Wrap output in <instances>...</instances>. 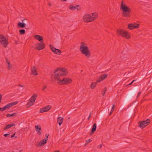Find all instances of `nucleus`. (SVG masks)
<instances>
[{
	"instance_id": "0eeeda50",
	"label": "nucleus",
	"mask_w": 152,
	"mask_h": 152,
	"mask_svg": "<svg viewBox=\"0 0 152 152\" xmlns=\"http://www.w3.org/2000/svg\"><path fill=\"white\" fill-rule=\"evenodd\" d=\"M37 97V95L34 94L30 99L28 102L27 104V105H29L31 106L32 105L34 102Z\"/></svg>"
},
{
	"instance_id": "3c124183",
	"label": "nucleus",
	"mask_w": 152,
	"mask_h": 152,
	"mask_svg": "<svg viewBox=\"0 0 152 152\" xmlns=\"http://www.w3.org/2000/svg\"><path fill=\"white\" fill-rule=\"evenodd\" d=\"M133 83L132 82L130 83H129V85H131L132 83Z\"/></svg>"
},
{
	"instance_id": "aec40b11",
	"label": "nucleus",
	"mask_w": 152,
	"mask_h": 152,
	"mask_svg": "<svg viewBox=\"0 0 152 152\" xmlns=\"http://www.w3.org/2000/svg\"><path fill=\"white\" fill-rule=\"evenodd\" d=\"M6 61L7 64V67L8 69H11L12 68V64L10 63L8 60L7 58H6Z\"/></svg>"
},
{
	"instance_id": "de8ad7c7",
	"label": "nucleus",
	"mask_w": 152,
	"mask_h": 152,
	"mask_svg": "<svg viewBox=\"0 0 152 152\" xmlns=\"http://www.w3.org/2000/svg\"><path fill=\"white\" fill-rule=\"evenodd\" d=\"M91 114H90V115H89V117H88V119H89V118H90V116H91Z\"/></svg>"
},
{
	"instance_id": "a19ab883",
	"label": "nucleus",
	"mask_w": 152,
	"mask_h": 152,
	"mask_svg": "<svg viewBox=\"0 0 152 152\" xmlns=\"http://www.w3.org/2000/svg\"><path fill=\"white\" fill-rule=\"evenodd\" d=\"M4 110H2V108H0V111H3Z\"/></svg>"
},
{
	"instance_id": "4be33fe9",
	"label": "nucleus",
	"mask_w": 152,
	"mask_h": 152,
	"mask_svg": "<svg viewBox=\"0 0 152 152\" xmlns=\"http://www.w3.org/2000/svg\"><path fill=\"white\" fill-rule=\"evenodd\" d=\"M15 126V124H9L6 126L4 128V129L5 130L7 129H8L10 128V127L13 126Z\"/></svg>"
},
{
	"instance_id": "1a4fd4ad",
	"label": "nucleus",
	"mask_w": 152,
	"mask_h": 152,
	"mask_svg": "<svg viewBox=\"0 0 152 152\" xmlns=\"http://www.w3.org/2000/svg\"><path fill=\"white\" fill-rule=\"evenodd\" d=\"M45 47V44L43 43L42 42H41L37 44L35 49L39 50H40L44 49Z\"/></svg>"
},
{
	"instance_id": "5fc2aeb1",
	"label": "nucleus",
	"mask_w": 152,
	"mask_h": 152,
	"mask_svg": "<svg viewBox=\"0 0 152 152\" xmlns=\"http://www.w3.org/2000/svg\"><path fill=\"white\" fill-rule=\"evenodd\" d=\"M17 137L16 136L15 137V138H16Z\"/></svg>"
},
{
	"instance_id": "603ef678",
	"label": "nucleus",
	"mask_w": 152,
	"mask_h": 152,
	"mask_svg": "<svg viewBox=\"0 0 152 152\" xmlns=\"http://www.w3.org/2000/svg\"><path fill=\"white\" fill-rule=\"evenodd\" d=\"M54 152H59V151H54Z\"/></svg>"
},
{
	"instance_id": "4c0bfd02",
	"label": "nucleus",
	"mask_w": 152,
	"mask_h": 152,
	"mask_svg": "<svg viewBox=\"0 0 152 152\" xmlns=\"http://www.w3.org/2000/svg\"><path fill=\"white\" fill-rule=\"evenodd\" d=\"M46 88V86H45L44 87H43L42 88V90L44 91L45 89Z\"/></svg>"
},
{
	"instance_id": "a211bd4d",
	"label": "nucleus",
	"mask_w": 152,
	"mask_h": 152,
	"mask_svg": "<svg viewBox=\"0 0 152 152\" xmlns=\"http://www.w3.org/2000/svg\"><path fill=\"white\" fill-rule=\"evenodd\" d=\"M64 118L61 117H58L57 118V123L58 124L59 126H60L62 124Z\"/></svg>"
},
{
	"instance_id": "f03ea898",
	"label": "nucleus",
	"mask_w": 152,
	"mask_h": 152,
	"mask_svg": "<svg viewBox=\"0 0 152 152\" xmlns=\"http://www.w3.org/2000/svg\"><path fill=\"white\" fill-rule=\"evenodd\" d=\"M98 17L97 12H94L91 14H86L83 17V21L85 23L91 22L96 20Z\"/></svg>"
},
{
	"instance_id": "6e6552de",
	"label": "nucleus",
	"mask_w": 152,
	"mask_h": 152,
	"mask_svg": "<svg viewBox=\"0 0 152 152\" xmlns=\"http://www.w3.org/2000/svg\"><path fill=\"white\" fill-rule=\"evenodd\" d=\"M150 120L147 119L146 120H145L142 121L140 124V127L142 129L145 126L148 125L150 122Z\"/></svg>"
},
{
	"instance_id": "39448f33",
	"label": "nucleus",
	"mask_w": 152,
	"mask_h": 152,
	"mask_svg": "<svg viewBox=\"0 0 152 152\" xmlns=\"http://www.w3.org/2000/svg\"><path fill=\"white\" fill-rule=\"evenodd\" d=\"M116 32L118 36L125 37L127 39H129L130 37L128 32L124 30L119 29L117 30Z\"/></svg>"
},
{
	"instance_id": "7c9ffc66",
	"label": "nucleus",
	"mask_w": 152,
	"mask_h": 152,
	"mask_svg": "<svg viewBox=\"0 0 152 152\" xmlns=\"http://www.w3.org/2000/svg\"><path fill=\"white\" fill-rule=\"evenodd\" d=\"M92 140L91 139H88L86 140V144L85 145H86L88 144V143H89L91 141H92Z\"/></svg>"
},
{
	"instance_id": "20e7f679",
	"label": "nucleus",
	"mask_w": 152,
	"mask_h": 152,
	"mask_svg": "<svg viewBox=\"0 0 152 152\" xmlns=\"http://www.w3.org/2000/svg\"><path fill=\"white\" fill-rule=\"evenodd\" d=\"M80 50L81 53L87 58L91 56V53L89 49L86 44L82 43L80 48Z\"/></svg>"
},
{
	"instance_id": "e433bc0d",
	"label": "nucleus",
	"mask_w": 152,
	"mask_h": 152,
	"mask_svg": "<svg viewBox=\"0 0 152 152\" xmlns=\"http://www.w3.org/2000/svg\"><path fill=\"white\" fill-rule=\"evenodd\" d=\"M8 135L9 136H10V134H4V136L5 137H7V136Z\"/></svg>"
},
{
	"instance_id": "ea45409f",
	"label": "nucleus",
	"mask_w": 152,
	"mask_h": 152,
	"mask_svg": "<svg viewBox=\"0 0 152 152\" xmlns=\"http://www.w3.org/2000/svg\"><path fill=\"white\" fill-rule=\"evenodd\" d=\"M45 136H46V138H48V137L49 136V135H48V134H46L45 135Z\"/></svg>"
},
{
	"instance_id": "79ce46f5",
	"label": "nucleus",
	"mask_w": 152,
	"mask_h": 152,
	"mask_svg": "<svg viewBox=\"0 0 152 152\" xmlns=\"http://www.w3.org/2000/svg\"><path fill=\"white\" fill-rule=\"evenodd\" d=\"M114 110V109L112 108L111 111L113 112Z\"/></svg>"
},
{
	"instance_id": "ddd939ff",
	"label": "nucleus",
	"mask_w": 152,
	"mask_h": 152,
	"mask_svg": "<svg viewBox=\"0 0 152 152\" xmlns=\"http://www.w3.org/2000/svg\"><path fill=\"white\" fill-rule=\"evenodd\" d=\"M120 58L122 59L123 61H126L128 59V55L127 54L122 53L120 55Z\"/></svg>"
},
{
	"instance_id": "c03bdc74",
	"label": "nucleus",
	"mask_w": 152,
	"mask_h": 152,
	"mask_svg": "<svg viewBox=\"0 0 152 152\" xmlns=\"http://www.w3.org/2000/svg\"><path fill=\"white\" fill-rule=\"evenodd\" d=\"M114 107H115V105L114 104H113L112 106V108L114 109Z\"/></svg>"
},
{
	"instance_id": "f3484780",
	"label": "nucleus",
	"mask_w": 152,
	"mask_h": 152,
	"mask_svg": "<svg viewBox=\"0 0 152 152\" xmlns=\"http://www.w3.org/2000/svg\"><path fill=\"white\" fill-rule=\"evenodd\" d=\"M18 103V102L16 101L15 102H13L7 104L6 106L8 109L10 108V107L14 105H16Z\"/></svg>"
},
{
	"instance_id": "423d86ee",
	"label": "nucleus",
	"mask_w": 152,
	"mask_h": 152,
	"mask_svg": "<svg viewBox=\"0 0 152 152\" xmlns=\"http://www.w3.org/2000/svg\"><path fill=\"white\" fill-rule=\"evenodd\" d=\"M0 42L3 47L6 48L8 44L7 39H6L5 36L3 35H0Z\"/></svg>"
},
{
	"instance_id": "9b49d317",
	"label": "nucleus",
	"mask_w": 152,
	"mask_h": 152,
	"mask_svg": "<svg viewBox=\"0 0 152 152\" xmlns=\"http://www.w3.org/2000/svg\"><path fill=\"white\" fill-rule=\"evenodd\" d=\"M139 24L137 23H134V24H130L128 25V28L132 30L133 29L135 28H139Z\"/></svg>"
},
{
	"instance_id": "2eb2a0df",
	"label": "nucleus",
	"mask_w": 152,
	"mask_h": 152,
	"mask_svg": "<svg viewBox=\"0 0 152 152\" xmlns=\"http://www.w3.org/2000/svg\"><path fill=\"white\" fill-rule=\"evenodd\" d=\"M34 38L39 40L40 42H43V39L42 37L41 36L38 35H35L34 36Z\"/></svg>"
},
{
	"instance_id": "5701e85b",
	"label": "nucleus",
	"mask_w": 152,
	"mask_h": 152,
	"mask_svg": "<svg viewBox=\"0 0 152 152\" xmlns=\"http://www.w3.org/2000/svg\"><path fill=\"white\" fill-rule=\"evenodd\" d=\"M49 47L52 51L55 53L56 50V49H57L55 48L53 46L51 45H49Z\"/></svg>"
},
{
	"instance_id": "864d4df0",
	"label": "nucleus",
	"mask_w": 152,
	"mask_h": 152,
	"mask_svg": "<svg viewBox=\"0 0 152 152\" xmlns=\"http://www.w3.org/2000/svg\"><path fill=\"white\" fill-rule=\"evenodd\" d=\"M135 81V80H134L132 81V82L133 83Z\"/></svg>"
},
{
	"instance_id": "c756f323",
	"label": "nucleus",
	"mask_w": 152,
	"mask_h": 152,
	"mask_svg": "<svg viewBox=\"0 0 152 152\" xmlns=\"http://www.w3.org/2000/svg\"><path fill=\"white\" fill-rule=\"evenodd\" d=\"M76 8L75 6H74L72 5H70L69 7V8L71 10H75Z\"/></svg>"
},
{
	"instance_id": "a18cd8bd",
	"label": "nucleus",
	"mask_w": 152,
	"mask_h": 152,
	"mask_svg": "<svg viewBox=\"0 0 152 152\" xmlns=\"http://www.w3.org/2000/svg\"><path fill=\"white\" fill-rule=\"evenodd\" d=\"M112 113H113V112L111 111L110 112V113L109 115H111V114H112Z\"/></svg>"
},
{
	"instance_id": "6e6d98bb",
	"label": "nucleus",
	"mask_w": 152,
	"mask_h": 152,
	"mask_svg": "<svg viewBox=\"0 0 152 152\" xmlns=\"http://www.w3.org/2000/svg\"><path fill=\"white\" fill-rule=\"evenodd\" d=\"M66 0H64V1H66Z\"/></svg>"
},
{
	"instance_id": "f704fd0d",
	"label": "nucleus",
	"mask_w": 152,
	"mask_h": 152,
	"mask_svg": "<svg viewBox=\"0 0 152 152\" xmlns=\"http://www.w3.org/2000/svg\"><path fill=\"white\" fill-rule=\"evenodd\" d=\"M2 110H4V111L8 109V108L7 107V106L5 105L4 107H3L2 108Z\"/></svg>"
},
{
	"instance_id": "dca6fc26",
	"label": "nucleus",
	"mask_w": 152,
	"mask_h": 152,
	"mask_svg": "<svg viewBox=\"0 0 152 152\" xmlns=\"http://www.w3.org/2000/svg\"><path fill=\"white\" fill-rule=\"evenodd\" d=\"M35 130L37 131V133L39 135H40L41 134V127L39 125H37L35 126Z\"/></svg>"
},
{
	"instance_id": "09e8293b",
	"label": "nucleus",
	"mask_w": 152,
	"mask_h": 152,
	"mask_svg": "<svg viewBox=\"0 0 152 152\" xmlns=\"http://www.w3.org/2000/svg\"><path fill=\"white\" fill-rule=\"evenodd\" d=\"M25 20V19L22 20V23H23V22H24V21Z\"/></svg>"
},
{
	"instance_id": "393cba45",
	"label": "nucleus",
	"mask_w": 152,
	"mask_h": 152,
	"mask_svg": "<svg viewBox=\"0 0 152 152\" xmlns=\"http://www.w3.org/2000/svg\"><path fill=\"white\" fill-rule=\"evenodd\" d=\"M96 123H95L94 124V125L92 127V128L91 132L92 133L94 132H95V131L96 130Z\"/></svg>"
},
{
	"instance_id": "412c9836",
	"label": "nucleus",
	"mask_w": 152,
	"mask_h": 152,
	"mask_svg": "<svg viewBox=\"0 0 152 152\" xmlns=\"http://www.w3.org/2000/svg\"><path fill=\"white\" fill-rule=\"evenodd\" d=\"M18 26L21 28H24L26 26V24L23 23L19 22L18 24Z\"/></svg>"
},
{
	"instance_id": "a878e982",
	"label": "nucleus",
	"mask_w": 152,
	"mask_h": 152,
	"mask_svg": "<svg viewBox=\"0 0 152 152\" xmlns=\"http://www.w3.org/2000/svg\"><path fill=\"white\" fill-rule=\"evenodd\" d=\"M98 82H97V81L95 83H91V87L92 89H94V88L97 85V83Z\"/></svg>"
},
{
	"instance_id": "2f4dec72",
	"label": "nucleus",
	"mask_w": 152,
	"mask_h": 152,
	"mask_svg": "<svg viewBox=\"0 0 152 152\" xmlns=\"http://www.w3.org/2000/svg\"><path fill=\"white\" fill-rule=\"evenodd\" d=\"M106 91V89L103 90L102 92V96H104L105 93Z\"/></svg>"
},
{
	"instance_id": "c85d7f7f",
	"label": "nucleus",
	"mask_w": 152,
	"mask_h": 152,
	"mask_svg": "<svg viewBox=\"0 0 152 152\" xmlns=\"http://www.w3.org/2000/svg\"><path fill=\"white\" fill-rule=\"evenodd\" d=\"M16 113H13V114H7V117H13V116H15V115H16Z\"/></svg>"
},
{
	"instance_id": "b1692460",
	"label": "nucleus",
	"mask_w": 152,
	"mask_h": 152,
	"mask_svg": "<svg viewBox=\"0 0 152 152\" xmlns=\"http://www.w3.org/2000/svg\"><path fill=\"white\" fill-rule=\"evenodd\" d=\"M49 47L52 51L55 53L56 50V49H57L55 48L53 46L51 45H49Z\"/></svg>"
},
{
	"instance_id": "f8f14e48",
	"label": "nucleus",
	"mask_w": 152,
	"mask_h": 152,
	"mask_svg": "<svg viewBox=\"0 0 152 152\" xmlns=\"http://www.w3.org/2000/svg\"><path fill=\"white\" fill-rule=\"evenodd\" d=\"M51 108V106L50 105H48L42 109H40V113H43L47 112L50 110Z\"/></svg>"
},
{
	"instance_id": "58836bf2",
	"label": "nucleus",
	"mask_w": 152,
	"mask_h": 152,
	"mask_svg": "<svg viewBox=\"0 0 152 152\" xmlns=\"http://www.w3.org/2000/svg\"><path fill=\"white\" fill-rule=\"evenodd\" d=\"M15 133H14L11 136V138L13 137H14L15 135Z\"/></svg>"
},
{
	"instance_id": "6ab92c4d",
	"label": "nucleus",
	"mask_w": 152,
	"mask_h": 152,
	"mask_svg": "<svg viewBox=\"0 0 152 152\" xmlns=\"http://www.w3.org/2000/svg\"><path fill=\"white\" fill-rule=\"evenodd\" d=\"M31 71L32 74L35 75H37L38 73L36 72V68L35 66H33L31 68Z\"/></svg>"
},
{
	"instance_id": "49530a36",
	"label": "nucleus",
	"mask_w": 152,
	"mask_h": 152,
	"mask_svg": "<svg viewBox=\"0 0 152 152\" xmlns=\"http://www.w3.org/2000/svg\"><path fill=\"white\" fill-rule=\"evenodd\" d=\"M19 86H20V87H23V85H19Z\"/></svg>"
},
{
	"instance_id": "37998d69",
	"label": "nucleus",
	"mask_w": 152,
	"mask_h": 152,
	"mask_svg": "<svg viewBox=\"0 0 152 152\" xmlns=\"http://www.w3.org/2000/svg\"><path fill=\"white\" fill-rule=\"evenodd\" d=\"M114 107H115V105L114 104H113L112 106V108L114 109Z\"/></svg>"
},
{
	"instance_id": "4d7b16f0",
	"label": "nucleus",
	"mask_w": 152,
	"mask_h": 152,
	"mask_svg": "<svg viewBox=\"0 0 152 152\" xmlns=\"http://www.w3.org/2000/svg\"><path fill=\"white\" fill-rule=\"evenodd\" d=\"M61 1H64V0H61Z\"/></svg>"
},
{
	"instance_id": "bb28decb",
	"label": "nucleus",
	"mask_w": 152,
	"mask_h": 152,
	"mask_svg": "<svg viewBox=\"0 0 152 152\" xmlns=\"http://www.w3.org/2000/svg\"><path fill=\"white\" fill-rule=\"evenodd\" d=\"M61 53V51L60 50L57 49H56L55 53L58 55H60Z\"/></svg>"
},
{
	"instance_id": "8fccbe9b",
	"label": "nucleus",
	"mask_w": 152,
	"mask_h": 152,
	"mask_svg": "<svg viewBox=\"0 0 152 152\" xmlns=\"http://www.w3.org/2000/svg\"><path fill=\"white\" fill-rule=\"evenodd\" d=\"M48 4H49V6H51V4L50 3H49Z\"/></svg>"
},
{
	"instance_id": "473e14b6",
	"label": "nucleus",
	"mask_w": 152,
	"mask_h": 152,
	"mask_svg": "<svg viewBox=\"0 0 152 152\" xmlns=\"http://www.w3.org/2000/svg\"><path fill=\"white\" fill-rule=\"evenodd\" d=\"M75 7L76 8L75 9H76L77 11L80 10V8L79 7V6L76 5L75 6Z\"/></svg>"
},
{
	"instance_id": "72a5a7b5",
	"label": "nucleus",
	"mask_w": 152,
	"mask_h": 152,
	"mask_svg": "<svg viewBox=\"0 0 152 152\" xmlns=\"http://www.w3.org/2000/svg\"><path fill=\"white\" fill-rule=\"evenodd\" d=\"M141 93V92H139L138 93L137 95V98H138L140 96Z\"/></svg>"
},
{
	"instance_id": "f257e3e1",
	"label": "nucleus",
	"mask_w": 152,
	"mask_h": 152,
	"mask_svg": "<svg viewBox=\"0 0 152 152\" xmlns=\"http://www.w3.org/2000/svg\"><path fill=\"white\" fill-rule=\"evenodd\" d=\"M54 79L58 84L68 85L72 82L71 78L63 77L68 73L66 69L58 68L54 70Z\"/></svg>"
},
{
	"instance_id": "7ed1b4c3",
	"label": "nucleus",
	"mask_w": 152,
	"mask_h": 152,
	"mask_svg": "<svg viewBox=\"0 0 152 152\" xmlns=\"http://www.w3.org/2000/svg\"><path fill=\"white\" fill-rule=\"evenodd\" d=\"M120 8L122 10V15L124 17L129 18L130 17L132 10L125 4H124L123 1L121 2Z\"/></svg>"
},
{
	"instance_id": "cd10ccee",
	"label": "nucleus",
	"mask_w": 152,
	"mask_h": 152,
	"mask_svg": "<svg viewBox=\"0 0 152 152\" xmlns=\"http://www.w3.org/2000/svg\"><path fill=\"white\" fill-rule=\"evenodd\" d=\"M19 32L20 34L23 35L25 34V31L24 29H22L19 30Z\"/></svg>"
},
{
	"instance_id": "9d476101",
	"label": "nucleus",
	"mask_w": 152,
	"mask_h": 152,
	"mask_svg": "<svg viewBox=\"0 0 152 152\" xmlns=\"http://www.w3.org/2000/svg\"><path fill=\"white\" fill-rule=\"evenodd\" d=\"M48 140L47 138L44 139L36 144V145L38 147H41L46 143Z\"/></svg>"
},
{
	"instance_id": "4468645a",
	"label": "nucleus",
	"mask_w": 152,
	"mask_h": 152,
	"mask_svg": "<svg viewBox=\"0 0 152 152\" xmlns=\"http://www.w3.org/2000/svg\"><path fill=\"white\" fill-rule=\"evenodd\" d=\"M107 74H104L100 76L99 79L97 80V82H99L105 79L107 77Z\"/></svg>"
},
{
	"instance_id": "c9c22d12",
	"label": "nucleus",
	"mask_w": 152,
	"mask_h": 152,
	"mask_svg": "<svg viewBox=\"0 0 152 152\" xmlns=\"http://www.w3.org/2000/svg\"><path fill=\"white\" fill-rule=\"evenodd\" d=\"M102 144H100V145H98L97 146V147L98 148H102Z\"/></svg>"
}]
</instances>
